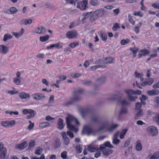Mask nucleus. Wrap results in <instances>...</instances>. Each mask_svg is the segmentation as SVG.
Listing matches in <instances>:
<instances>
[{
  "mask_svg": "<svg viewBox=\"0 0 159 159\" xmlns=\"http://www.w3.org/2000/svg\"><path fill=\"white\" fill-rule=\"evenodd\" d=\"M74 119V116L70 114H68L66 118L67 127L71 130H73L75 128V126L71 124L72 121V120Z\"/></svg>",
  "mask_w": 159,
  "mask_h": 159,
  "instance_id": "f257e3e1",
  "label": "nucleus"
},
{
  "mask_svg": "<svg viewBox=\"0 0 159 159\" xmlns=\"http://www.w3.org/2000/svg\"><path fill=\"white\" fill-rule=\"evenodd\" d=\"M100 148L102 151V155L104 156H108L113 152L112 150L106 148L104 146H100Z\"/></svg>",
  "mask_w": 159,
  "mask_h": 159,
  "instance_id": "f03ea898",
  "label": "nucleus"
},
{
  "mask_svg": "<svg viewBox=\"0 0 159 159\" xmlns=\"http://www.w3.org/2000/svg\"><path fill=\"white\" fill-rule=\"evenodd\" d=\"M113 58L112 57H106L104 61L100 59H99L98 61H97L96 62L98 64H102L104 63H105L106 64L111 63H113Z\"/></svg>",
  "mask_w": 159,
  "mask_h": 159,
  "instance_id": "7ed1b4c3",
  "label": "nucleus"
},
{
  "mask_svg": "<svg viewBox=\"0 0 159 159\" xmlns=\"http://www.w3.org/2000/svg\"><path fill=\"white\" fill-rule=\"evenodd\" d=\"M92 128L89 126L87 125H85L82 129V134H86L88 135H89L92 132Z\"/></svg>",
  "mask_w": 159,
  "mask_h": 159,
  "instance_id": "20e7f679",
  "label": "nucleus"
},
{
  "mask_svg": "<svg viewBox=\"0 0 159 159\" xmlns=\"http://www.w3.org/2000/svg\"><path fill=\"white\" fill-rule=\"evenodd\" d=\"M147 130L153 136L156 135L158 133V130L155 126H151L148 127L147 129Z\"/></svg>",
  "mask_w": 159,
  "mask_h": 159,
  "instance_id": "39448f33",
  "label": "nucleus"
},
{
  "mask_svg": "<svg viewBox=\"0 0 159 159\" xmlns=\"http://www.w3.org/2000/svg\"><path fill=\"white\" fill-rule=\"evenodd\" d=\"M102 125L101 127L98 128V131L100 132L103 129H107V130L110 126V125L109 122L106 121L101 123Z\"/></svg>",
  "mask_w": 159,
  "mask_h": 159,
  "instance_id": "423d86ee",
  "label": "nucleus"
},
{
  "mask_svg": "<svg viewBox=\"0 0 159 159\" xmlns=\"http://www.w3.org/2000/svg\"><path fill=\"white\" fill-rule=\"evenodd\" d=\"M33 98L36 101L40 100L41 99L45 98V96L40 93H36L33 94L32 95Z\"/></svg>",
  "mask_w": 159,
  "mask_h": 159,
  "instance_id": "0eeeda50",
  "label": "nucleus"
},
{
  "mask_svg": "<svg viewBox=\"0 0 159 159\" xmlns=\"http://www.w3.org/2000/svg\"><path fill=\"white\" fill-rule=\"evenodd\" d=\"M77 5L76 7L77 8H80L82 10L86 9V5L87 4V1L84 0L81 2H77Z\"/></svg>",
  "mask_w": 159,
  "mask_h": 159,
  "instance_id": "6e6552de",
  "label": "nucleus"
},
{
  "mask_svg": "<svg viewBox=\"0 0 159 159\" xmlns=\"http://www.w3.org/2000/svg\"><path fill=\"white\" fill-rule=\"evenodd\" d=\"M77 32L75 30H71L68 32L66 36L69 39L75 38L77 37Z\"/></svg>",
  "mask_w": 159,
  "mask_h": 159,
  "instance_id": "1a4fd4ad",
  "label": "nucleus"
},
{
  "mask_svg": "<svg viewBox=\"0 0 159 159\" xmlns=\"http://www.w3.org/2000/svg\"><path fill=\"white\" fill-rule=\"evenodd\" d=\"M121 97H119V98H116L114 99H113V100L117 99L118 102H119L121 105L122 106H124L125 105H129L130 103L126 100L125 99H123L121 100L120 99Z\"/></svg>",
  "mask_w": 159,
  "mask_h": 159,
  "instance_id": "9d476101",
  "label": "nucleus"
},
{
  "mask_svg": "<svg viewBox=\"0 0 159 159\" xmlns=\"http://www.w3.org/2000/svg\"><path fill=\"white\" fill-rule=\"evenodd\" d=\"M9 51L8 47L4 45H0V52L3 54H6Z\"/></svg>",
  "mask_w": 159,
  "mask_h": 159,
  "instance_id": "9b49d317",
  "label": "nucleus"
},
{
  "mask_svg": "<svg viewBox=\"0 0 159 159\" xmlns=\"http://www.w3.org/2000/svg\"><path fill=\"white\" fill-rule=\"evenodd\" d=\"M46 31L45 28L42 26H40L35 29V32L37 34L44 33Z\"/></svg>",
  "mask_w": 159,
  "mask_h": 159,
  "instance_id": "f8f14e48",
  "label": "nucleus"
},
{
  "mask_svg": "<svg viewBox=\"0 0 159 159\" xmlns=\"http://www.w3.org/2000/svg\"><path fill=\"white\" fill-rule=\"evenodd\" d=\"M27 142L26 141H24L20 144L16 145V148L22 150L25 148L27 145Z\"/></svg>",
  "mask_w": 159,
  "mask_h": 159,
  "instance_id": "ddd939ff",
  "label": "nucleus"
},
{
  "mask_svg": "<svg viewBox=\"0 0 159 159\" xmlns=\"http://www.w3.org/2000/svg\"><path fill=\"white\" fill-rule=\"evenodd\" d=\"M19 95V97L22 99L29 98L30 97V94L29 93H25V92L20 93Z\"/></svg>",
  "mask_w": 159,
  "mask_h": 159,
  "instance_id": "4468645a",
  "label": "nucleus"
},
{
  "mask_svg": "<svg viewBox=\"0 0 159 159\" xmlns=\"http://www.w3.org/2000/svg\"><path fill=\"white\" fill-rule=\"evenodd\" d=\"M104 10L102 9H100L96 10L94 12L98 18L101 17L104 14Z\"/></svg>",
  "mask_w": 159,
  "mask_h": 159,
  "instance_id": "2eb2a0df",
  "label": "nucleus"
},
{
  "mask_svg": "<svg viewBox=\"0 0 159 159\" xmlns=\"http://www.w3.org/2000/svg\"><path fill=\"white\" fill-rule=\"evenodd\" d=\"M32 22V21L31 19H30L28 20L23 19L20 22V25H26L28 24L30 25Z\"/></svg>",
  "mask_w": 159,
  "mask_h": 159,
  "instance_id": "dca6fc26",
  "label": "nucleus"
},
{
  "mask_svg": "<svg viewBox=\"0 0 159 159\" xmlns=\"http://www.w3.org/2000/svg\"><path fill=\"white\" fill-rule=\"evenodd\" d=\"M92 13V12H88L84 13L82 16V21H84L85 20L89 17Z\"/></svg>",
  "mask_w": 159,
  "mask_h": 159,
  "instance_id": "f3484780",
  "label": "nucleus"
},
{
  "mask_svg": "<svg viewBox=\"0 0 159 159\" xmlns=\"http://www.w3.org/2000/svg\"><path fill=\"white\" fill-rule=\"evenodd\" d=\"M62 48V46L59 43H57L56 44H52L50 46L48 47L47 48L48 49L52 48Z\"/></svg>",
  "mask_w": 159,
  "mask_h": 159,
  "instance_id": "a211bd4d",
  "label": "nucleus"
},
{
  "mask_svg": "<svg viewBox=\"0 0 159 159\" xmlns=\"http://www.w3.org/2000/svg\"><path fill=\"white\" fill-rule=\"evenodd\" d=\"M57 124L58 125V129H62L64 128V125L63 124V120L61 118L59 119Z\"/></svg>",
  "mask_w": 159,
  "mask_h": 159,
  "instance_id": "6ab92c4d",
  "label": "nucleus"
},
{
  "mask_svg": "<svg viewBox=\"0 0 159 159\" xmlns=\"http://www.w3.org/2000/svg\"><path fill=\"white\" fill-rule=\"evenodd\" d=\"M100 36L102 41L104 42L106 41L107 36L105 32L101 31L100 34Z\"/></svg>",
  "mask_w": 159,
  "mask_h": 159,
  "instance_id": "aec40b11",
  "label": "nucleus"
},
{
  "mask_svg": "<svg viewBox=\"0 0 159 159\" xmlns=\"http://www.w3.org/2000/svg\"><path fill=\"white\" fill-rule=\"evenodd\" d=\"M0 152H1V158H4L6 157L7 153V149L4 147Z\"/></svg>",
  "mask_w": 159,
  "mask_h": 159,
  "instance_id": "412c9836",
  "label": "nucleus"
},
{
  "mask_svg": "<svg viewBox=\"0 0 159 159\" xmlns=\"http://www.w3.org/2000/svg\"><path fill=\"white\" fill-rule=\"evenodd\" d=\"M98 18V17L97 16L95 12H94L92 14V16L90 17L89 20L90 22L92 23L94 21L97 20Z\"/></svg>",
  "mask_w": 159,
  "mask_h": 159,
  "instance_id": "4be33fe9",
  "label": "nucleus"
},
{
  "mask_svg": "<svg viewBox=\"0 0 159 159\" xmlns=\"http://www.w3.org/2000/svg\"><path fill=\"white\" fill-rule=\"evenodd\" d=\"M50 123L47 122H44L40 123L39 126L41 128L43 129L44 128L50 126Z\"/></svg>",
  "mask_w": 159,
  "mask_h": 159,
  "instance_id": "5701e85b",
  "label": "nucleus"
},
{
  "mask_svg": "<svg viewBox=\"0 0 159 159\" xmlns=\"http://www.w3.org/2000/svg\"><path fill=\"white\" fill-rule=\"evenodd\" d=\"M143 115V111L141 109H140L138 111L137 113L135 114L134 117L135 119H138L139 117H141Z\"/></svg>",
  "mask_w": 159,
  "mask_h": 159,
  "instance_id": "b1692460",
  "label": "nucleus"
},
{
  "mask_svg": "<svg viewBox=\"0 0 159 159\" xmlns=\"http://www.w3.org/2000/svg\"><path fill=\"white\" fill-rule=\"evenodd\" d=\"M12 36L11 35L8 34H6L4 36L3 40L4 41H6L8 39H12Z\"/></svg>",
  "mask_w": 159,
  "mask_h": 159,
  "instance_id": "393cba45",
  "label": "nucleus"
},
{
  "mask_svg": "<svg viewBox=\"0 0 159 159\" xmlns=\"http://www.w3.org/2000/svg\"><path fill=\"white\" fill-rule=\"evenodd\" d=\"M159 152L157 151L155 152L151 157L150 159H159Z\"/></svg>",
  "mask_w": 159,
  "mask_h": 159,
  "instance_id": "a878e982",
  "label": "nucleus"
},
{
  "mask_svg": "<svg viewBox=\"0 0 159 159\" xmlns=\"http://www.w3.org/2000/svg\"><path fill=\"white\" fill-rule=\"evenodd\" d=\"M140 53H141L142 55L144 56L148 55L150 53L148 50L145 49L140 50Z\"/></svg>",
  "mask_w": 159,
  "mask_h": 159,
  "instance_id": "bb28decb",
  "label": "nucleus"
},
{
  "mask_svg": "<svg viewBox=\"0 0 159 159\" xmlns=\"http://www.w3.org/2000/svg\"><path fill=\"white\" fill-rule=\"evenodd\" d=\"M127 131V129H123L122 130L120 136V137L121 139H123L124 138Z\"/></svg>",
  "mask_w": 159,
  "mask_h": 159,
  "instance_id": "cd10ccee",
  "label": "nucleus"
},
{
  "mask_svg": "<svg viewBox=\"0 0 159 159\" xmlns=\"http://www.w3.org/2000/svg\"><path fill=\"white\" fill-rule=\"evenodd\" d=\"M106 78L105 77H102L97 80V82L99 84H101L105 82Z\"/></svg>",
  "mask_w": 159,
  "mask_h": 159,
  "instance_id": "c85d7f7f",
  "label": "nucleus"
},
{
  "mask_svg": "<svg viewBox=\"0 0 159 159\" xmlns=\"http://www.w3.org/2000/svg\"><path fill=\"white\" fill-rule=\"evenodd\" d=\"M75 149L77 151V153H80L82 150V148L81 147L80 145H76L75 146Z\"/></svg>",
  "mask_w": 159,
  "mask_h": 159,
  "instance_id": "c756f323",
  "label": "nucleus"
},
{
  "mask_svg": "<svg viewBox=\"0 0 159 159\" xmlns=\"http://www.w3.org/2000/svg\"><path fill=\"white\" fill-rule=\"evenodd\" d=\"M43 149L41 147H37L35 151V153L38 155H40L42 152Z\"/></svg>",
  "mask_w": 159,
  "mask_h": 159,
  "instance_id": "7c9ffc66",
  "label": "nucleus"
},
{
  "mask_svg": "<svg viewBox=\"0 0 159 159\" xmlns=\"http://www.w3.org/2000/svg\"><path fill=\"white\" fill-rule=\"evenodd\" d=\"M49 36L47 35L44 36L40 37V40L41 41L44 42L47 41L49 39Z\"/></svg>",
  "mask_w": 159,
  "mask_h": 159,
  "instance_id": "2f4dec72",
  "label": "nucleus"
},
{
  "mask_svg": "<svg viewBox=\"0 0 159 159\" xmlns=\"http://www.w3.org/2000/svg\"><path fill=\"white\" fill-rule=\"evenodd\" d=\"M101 146H104L106 148L107 147L109 148H112L114 147L113 146L110 144V142L108 141L106 142L103 145Z\"/></svg>",
  "mask_w": 159,
  "mask_h": 159,
  "instance_id": "473e14b6",
  "label": "nucleus"
},
{
  "mask_svg": "<svg viewBox=\"0 0 159 159\" xmlns=\"http://www.w3.org/2000/svg\"><path fill=\"white\" fill-rule=\"evenodd\" d=\"M125 92L128 94V96L130 95V94H135V91L131 89L125 90Z\"/></svg>",
  "mask_w": 159,
  "mask_h": 159,
  "instance_id": "72a5a7b5",
  "label": "nucleus"
},
{
  "mask_svg": "<svg viewBox=\"0 0 159 159\" xmlns=\"http://www.w3.org/2000/svg\"><path fill=\"white\" fill-rule=\"evenodd\" d=\"M99 117L98 116H93L91 118V120L95 123H98Z\"/></svg>",
  "mask_w": 159,
  "mask_h": 159,
  "instance_id": "f704fd0d",
  "label": "nucleus"
},
{
  "mask_svg": "<svg viewBox=\"0 0 159 159\" xmlns=\"http://www.w3.org/2000/svg\"><path fill=\"white\" fill-rule=\"evenodd\" d=\"M45 6L47 8L50 9H55L54 6L52 5L50 3H46L45 4Z\"/></svg>",
  "mask_w": 159,
  "mask_h": 159,
  "instance_id": "c9c22d12",
  "label": "nucleus"
},
{
  "mask_svg": "<svg viewBox=\"0 0 159 159\" xmlns=\"http://www.w3.org/2000/svg\"><path fill=\"white\" fill-rule=\"evenodd\" d=\"M88 150L90 152H96L98 150V149L96 147H93L91 146H89L88 147Z\"/></svg>",
  "mask_w": 159,
  "mask_h": 159,
  "instance_id": "e433bc0d",
  "label": "nucleus"
},
{
  "mask_svg": "<svg viewBox=\"0 0 159 159\" xmlns=\"http://www.w3.org/2000/svg\"><path fill=\"white\" fill-rule=\"evenodd\" d=\"M14 83L16 85H19L20 84L21 80L20 78H15L13 79Z\"/></svg>",
  "mask_w": 159,
  "mask_h": 159,
  "instance_id": "4c0bfd02",
  "label": "nucleus"
},
{
  "mask_svg": "<svg viewBox=\"0 0 159 159\" xmlns=\"http://www.w3.org/2000/svg\"><path fill=\"white\" fill-rule=\"evenodd\" d=\"M90 3L93 6H97L99 3L98 1L97 0H91Z\"/></svg>",
  "mask_w": 159,
  "mask_h": 159,
  "instance_id": "58836bf2",
  "label": "nucleus"
},
{
  "mask_svg": "<svg viewBox=\"0 0 159 159\" xmlns=\"http://www.w3.org/2000/svg\"><path fill=\"white\" fill-rule=\"evenodd\" d=\"M130 42V40L129 39H122L120 42L121 45H124L125 44H127Z\"/></svg>",
  "mask_w": 159,
  "mask_h": 159,
  "instance_id": "ea45409f",
  "label": "nucleus"
},
{
  "mask_svg": "<svg viewBox=\"0 0 159 159\" xmlns=\"http://www.w3.org/2000/svg\"><path fill=\"white\" fill-rule=\"evenodd\" d=\"M2 125L4 127L8 128V121H3L1 122Z\"/></svg>",
  "mask_w": 159,
  "mask_h": 159,
  "instance_id": "a19ab883",
  "label": "nucleus"
},
{
  "mask_svg": "<svg viewBox=\"0 0 159 159\" xmlns=\"http://www.w3.org/2000/svg\"><path fill=\"white\" fill-rule=\"evenodd\" d=\"M72 98L74 101V102H79L82 100V98L78 96H75Z\"/></svg>",
  "mask_w": 159,
  "mask_h": 159,
  "instance_id": "79ce46f5",
  "label": "nucleus"
},
{
  "mask_svg": "<svg viewBox=\"0 0 159 159\" xmlns=\"http://www.w3.org/2000/svg\"><path fill=\"white\" fill-rule=\"evenodd\" d=\"M74 101L72 98H70V100L65 103L64 105L66 106L71 105L74 103Z\"/></svg>",
  "mask_w": 159,
  "mask_h": 159,
  "instance_id": "37998d69",
  "label": "nucleus"
},
{
  "mask_svg": "<svg viewBox=\"0 0 159 159\" xmlns=\"http://www.w3.org/2000/svg\"><path fill=\"white\" fill-rule=\"evenodd\" d=\"M142 147L140 143H139L137 144L136 146V149L137 151H141L142 149Z\"/></svg>",
  "mask_w": 159,
  "mask_h": 159,
  "instance_id": "c03bdc74",
  "label": "nucleus"
},
{
  "mask_svg": "<svg viewBox=\"0 0 159 159\" xmlns=\"http://www.w3.org/2000/svg\"><path fill=\"white\" fill-rule=\"evenodd\" d=\"M128 98L129 100L130 101H135L136 99L138 98V97L137 96L134 97L131 95H128Z\"/></svg>",
  "mask_w": 159,
  "mask_h": 159,
  "instance_id": "a18cd8bd",
  "label": "nucleus"
},
{
  "mask_svg": "<svg viewBox=\"0 0 159 159\" xmlns=\"http://www.w3.org/2000/svg\"><path fill=\"white\" fill-rule=\"evenodd\" d=\"M17 11V9L14 7H11L10 9V11L11 14H14Z\"/></svg>",
  "mask_w": 159,
  "mask_h": 159,
  "instance_id": "49530a36",
  "label": "nucleus"
},
{
  "mask_svg": "<svg viewBox=\"0 0 159 159\" xmlns=\"http://www.w3.org/2000/svg\"><path fill=\"white\" fill-rule=\"evenodd\" d=\"M128 111L126 108L122 107L120 111V113L121 114H126L127 113Z\"/></svg>",
  "mask_w": 159,
  "mask_h": 159,
  "instance_id": "de8ad7c7",
  "label": "nucleus"
},
{
  "mask_svg": "<svg viewBox=\"0 0 159 159\" xmlns=\"http://www.w3.org/2000/svg\"><path fill=\"white\" fill-rule=\"evenodd\" d=\"M8 127L14 126L16 124V122L15 120H12L10 121H8Z\"/></svg>",
  "mask_w": 159,
  "mask_h": 159,
  "instance_id": "09e8293b",
  "label": "nucleus"
},
{
  "mask_svg": "<svg viewBox=\"0 0 159 159\" xmlns=\"http://www.w3.org/2000/svg\"><path fill=\"white\" fill-rule=\"evenodd\" d=\"M67 152L66 151H64L62 152L61 154V157L63 159H66L67 158Z\"/></svg>",
  "mask_w": 159,
  "mask_h": 159,
  "instance_id": "8fccbe9b",
  "label": "nucleus"
},
{
  "mask_svg": "<svg viewBox=\"0 0 159 159\" xmlns=\"http://www.w3.org/2000/svg\"><path fill=\"white\" fill-rule=\"evenodd\" d=\"M29 122L30 123V125L28 126V129L29 130H31L34 126V123H32L30 120L29 121Z\"/></svg>",
  "mask_w": 159,
  "mask_h": 159,
  "instance_id": "3c124183",
  "label": "nucleus"
},
{
  "mask_svg": "<svg viewBox=\"0 0 159 159\" xmlns=\"http://www.w3.org/2000/svg\"><path fill=\"white\" fill-rule=\"evenodd\" d=\"M28 113L30 114V115L32 114V116H34L35 115H36V113L34 112V110L30 109H28Z\"/></svg>",
  "mask_w": 159,
  "mask_h": 159,
  "instance_id": "603ef678",
  "label": "nucleus"
},
{
  "mask_svg": "<svg viewBox=\"0 0 159 159\" xmlns=\"http://www.w3.org/2000/svg\"><path fill=\"white\" fill-rule=\"evenodd\" d=\"M133 15L135 16H139L140 17H142L143 16V14L141 13V11L136 12L134 11Z\"/></svg>",
  "mask_w": 159,
  "mask_h": 159,
  "instance_id": "864d4df0",
  "label": "nucleus"
},
{
  "mask_svg": "<svg viewBox=\"0 0 159 159\" xmlns=\"http://www.w3.org/2000/svg\"><path fill=\"white\" fill-rule=\"evenodd\" d=\"M130 50L133 53H136L139 51V49L136 48H130Z\"/></svg>",
  "mask_w": 159,
  "mask_h": 159,
  "instance_id": "5fc2aeb1",
  "label": "nucleus"
},
{
  "mask_svg": "<svg viewBox=\"0 0 159 159\" xmlns=\"http://www.w3.org/2000/svg\"><path fill=\"white\" fill-rule=\"evenodd\" d=\"M120 142V140L117 139H113V143L115 145L118 144Z\"/></svg>",
  "mask_w": 159,
  "mask_h": 159,
  "instance_id": "6e6d98bb",
  "label": "nucleus"
},
{
  "mask_svg": "<svg viewBox=\"0 0 159 159\" xmlns=\"http://www.w3.org/2000/svg\"><path fill=\"white\" fill-rule=\"evenodd\" d=\"M128 17L129 22L132 24L134 25L135 24V22L133 20L132 16L129 15Z\"/></svg>",
  "mask_w": 159,
  "mask_h": 159,
  "instance_id": "4d7b16f0",
  "label": "nucleus"
},
{
  "mask_svg": "<svg viewBox=\"0 0 159 159\" xmlns=\"http://www.w3.org/2000/svg\"><path fill=\"white\" fill-rule=\"evenodd\" d=\"M79 45V43L77 42L76 43H73L70 44L69 46L72 48H75L77 46H78Z\"/></svg>",
  "mask_w": 159,
  "mask_h": 159,
  "instance_id": "13d9d810",
  "label": "nucleus"
},
{
  "mask_svg": "<svg viewBox=\"0 0 159 159\" xmlns=\"http://www.w3.org/2000/svg\"><path fill=\"white\" fill-rule=\"evenodd\" d=\"M130 142V139L129 138H128L125 141V143L124 147H127L129 145V144Z\"/></svg>",
  "mask_w": 159,
  "mask_h": 159,
  "instance_id": "bf43d9fd",
  "label": "nucleus"
},
{
  "mask_svg": "<svg viewBox=\"0 0 159 159\" xmlns=\"http://www.w3.org/2000/svg\"><path fill=\"white\" fill-rule=\"evenodd\" d=\"M142 105L139 102H137L135 104V109H139L141 107Z\"/></svg>",
  "mask_w": 159,
  "mask_h": 159,
  "instance_id": "052dcab7",
  "label": "nucleus"
},
{
  "mask_svg": "<svg viewBox=\"0 0 159 159\" xmlns=\"http://www.w3.org/2000/svg\"><path fill=\"white\" fill-rule=\"evenodd\" d=\"M19 92L17 91H16L15 92L13 90H9L8 92L7 93L11 95L18 94Z\"/></svg>",
  "mask_w": 159,
  "mask_h": 159,
  "instance_id": "680f3d73",
  "label": "nucleus"
},
{
  "mask_svg": "<svg viewBox=\"0 0 159 159\" xmlns=\"http://www.w3.org/2000/svg\"><path fill=\"white\" fill-rule=\"evenodd\" d=\"M35 145V142L33 140L31 141L29 143V148H30L33 147Z\"/></svg>",
  "mask_w": 159,
  "mask_h": 159,
  "instance_id": "e2e57ef3",
  "label": "nucleus"
},
{
  "mask_svg": "<svg viewBox=\"0 0 159 159\" xmlns=\"http://www.w3.org/2000/svg\"><path fill=\"white\" fill-rule=\"evenodd\" d=\"M83 84L87 86H89L92 83V81L91 80H89L84 82H82Z\"/></svg>",
  "mask_w": 159,
  "mask_h": 159,
  "instance_id": "0e129e2a",
  "label": "nucleus"
},
{
  "mask_svg": "<svg viewBox=\"0 0 159 159\" xmlns=\"http://www.w3.org/2000/svg\"><path fill=\"white\" fill-rule=\"evenodd\" d=\"M42 81L43 84L46 85L47 86H48L49 83L46 80V79H42Z\"/></svg>",
  "mask_w": 159,
  "mask_h": 159,
  "instance_id": "69168bd1",
  "label": "nucleus"
},
{
  "mask_svg": "<svg viewBox=\"0 0 159 159\" xmlns=\"http://www.w3.org/2000/svg\"><path fill=\"white\" fill-rule=\"evenodd\" d=\"M113 12L115 14V16H117L120 12V9L117 8L113 10Z\"/></svg>",
  "mask_w": 159,
  "mask_h": 159,
  "instance_id": "338daca9",
  "label": "nucleus"
},
{
  "mask_svg": "<svg viewBox=\"0 0 159 159\" xmlns=\"http://www.w3.org/2000/svg\"><path fill=\"white\" fill-rule=\"evenodd\" d=\"M154 101L157 103L158 106L159 105V97H156L154 99Z\"/></svg>",
  "mask_w": 159,
  "mask_h": 159,
  "instance_id": "774afa93",
  "label": "nucleus"
}]
</instances>
